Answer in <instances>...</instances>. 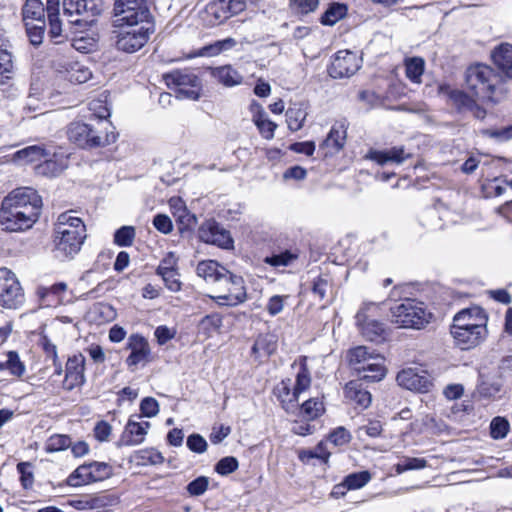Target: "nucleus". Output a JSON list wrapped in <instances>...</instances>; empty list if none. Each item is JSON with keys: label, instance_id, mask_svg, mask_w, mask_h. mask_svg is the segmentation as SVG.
<instances>
[{"label": "nucleus", "instance_id": "nucleus-35", "mask_svg": "<svg viewBox=\"0 0 512 512\" xmlns=\"http://www.w3.org/2000/svg\"><path fill=\"white\" fill-rule=\"evenodd\" d=\"M132 460L140 466L160 465L164 462V456L154 448H146L136 451Z\"/></svg>", "mask_w": 512, "mask_h": 512}, {"label": "nucleus", "instance_id": "nucleus-52", "mask_svg": "<svg viewBox=\"0 0 512 512\" xmlns=\"http://www.w3.org/2000/svg\"><path fill=\"white\" fill-rule=\"evenodd\" d=\"M105 501L101 497L86 495L74 501V507L78 510H92L102 507Z\"/></svg>", "mask_w": 512, "mask_h": 512}, {"label": "nucleus", "instance_id": "nucleus-53", "mask_svg": "<svg viewBox=\"0 0 512 512\" xmlns=\"http://www.w3.org/2000/svg\"><path fill=\"white\" fill-rule=\"evenodd\" d=\"M135 238V229L132 226H123L115 232L114 242L118 246H130Z\"/></svg>", "mask_w": 512, "mask_h": 512}, {"label": "nucleus", "instance_id": "nucleus-16", "mask_svg": "<svg viewBox=\"0 0 512 512\" xmlns=\"http://www.w3.org/2000/svg\"><path fill=\"white\" fill-rule=\"evenodd\" d=\"M359 68L360 60L356 53L343 50L336 53L329 67V74L333 78L349 77Z\"/></svg>", "mask_w": 512, "mask_h": 512}, {"label": "nucleus", "instance_id": "nucleus-20", "mask_svg": "<svg viewBox=\"0 0 512 512\" xmlns=\"http://www.w3.org/2000/svg\"><path fill=\"white\" fill-rule=\"evenodd\" d=\"M130 417L125 425L124 431L119 439V446H136L144 442L148 430L150 429V422L136 421Z\"/></svg>", "mask_w": 512, "mask_h": 512}, {"label": "nucleus", "instance_id": "nucleus-5", "mask_svg": "<svg viewBox=\"0 0 512 512\" xmlns=\"http://www.w3.org/2000/svg\"><path fill=\"white\" fill-rule=\"evenodd\" d=\"M391 322L400 328L423 329L430 321L428 313L422 302L414 299H405L390 308Z\"/></svg>", "mask_w": 512, "mask_h": 512}, {"label": "nucleus", "instance_id": "nucleus-30", "mask_svg": "<svg viewBox=\"0 0 512 512\" xmlns=\"http://www.w3.org/2000/svg\"><path fill=\"white\" fill-rule=\"evenodd\" d=\"M212 77L226 87H233L242 83V75L231 65L215 67L211 70Z\"/></svg>", "mask_w": 512, "mask_h": 512}, {"label": "nucleus", "instance_id": "nucleus-51", "mask_svg": "<svg viewBox=\"0 0 512 512\" xmlns=\"http://www.w3.org/2000/svg\"><path fill=\"white\" fill-rule=\"evenodd\" d=\"M254 122L264 138L272 139L274 137V131L277 128V125L273 121L269 120L264 113H260L254 119Z\"/></svg>", "mask_w": 512, "mask_h": 512}, {"label": "nucleus", "instance_id": "nucleus-61", "mask_svg": "<svg viewBox=\"0 0 512 512\" xmlns=\"http://www.w3.org/2000/svg\"><path fill=\"white\" fill-rule=\"evenodd\" d=\"M187 447L195 453L201 454L207 450V442L200 434L194 433L187 438Z\"/></svg>", "mask_w": 512, "mask_h": 512}, {"label": "nucleus", "instance_id": "nucleus-40", "mask_svg": "<svg viewBox=\"0 0 512 512\" xmlns=\"http://www.w3.org/2000/svg\"><path fill=\"white\" fill-rule=\"evenodd\" d=\"M10 47L0 48V83H4L3 79H10L14 71Z\"/></svg>", "mask_w": 512, "mask_h": 512}, {"label": "nucleus", "instance_id": "nucleus-38", "mask_svg": "<svg viewBox=\"0 0 512 512\" xmlns=\"http://www.w3.org/2000/svg\"><path fill=\"white\" fill-rule=\"evenodd\" d=\"M425 62L420 57L409 58L405 61L406 76L413 83L420 84L424 73Z\"/></svg>", "mask_w": 512, "mask_h": 512}, {"label": "nucleus", "instance_id": "nucleus-50", "mask_svg": "<svg viewBox=\"0 0 512 512\" xmlns=\"http://www.w3.org/2000/svg\"><path fill=\"white\" fill-rule=\"evenodd\" d=\"M89 110L96 118L100 120L110 117V108L107 104V97L101 96L97 99H93L89 103Z\"/></svg>", "mask_w": 512, "mask_h": 512}, {"label": "nucleus", "instance_id": "nucleus-19", "mask_svg": "<svg viewBox=\"0 0 512 512\" xmlns=\"http://www.w3.org/2000/svg\"><path fill=\"white\" fill-rule=\"evenodd\" d=\"M127 348L131 351L126 359L128 367L146 364L150 361L151 349L146 338L132 334L128 338Z\"/></svg>", "mask_w": 512, "mask_h": 512}, {"label": "nucleus", "instance_id": "nucleus-39", "mask_svg": "<svg viewBox=\"0 0 512 512\" xmlns=\"http://www.w3.org/2000/svg\"><path fill=\"white\" fill-rule=\"evenodd\" d=\"M67 483L72 487H79L93 483L88 463L77 467V469L68 477Z\"/></svg>", "mask_w": 512, "mask_h": 512}, {"label": "nucleus", "instance_id": "nucleus-26", "mask_svg": "<svg viewBox=\"0 0 512 512\" xmlns=\"http://www.w3.org/2000/svg\"><path fill=\"white\" fill-rule=\"evenodd\" d=\"M453 323L473 329L486 328L487 316L482 308L474 306L458 312L453 318Z\"/></svg>", "mask_w": 512, "mask_h": 512}, {"label": "nucleus", "instance_id": "nucleus-34", "mask_svg": "<svg viewBox=\"0 0 512 512\" xmlns=\"http://www.w3.org/2000/svg\"><path fill=\"white\" fill-rule=\"evenodd\" d=\"M276 348L277 344L273 335H260L255 340L252 347V353L256 358L268 357L275 352Z\"/></svg>", "mask_w": 512, "mask_h": 512}, {"label": "nucleus", "instance_id": "nucleus-63", "mask_svg": "<svg viewBox=\"0 0 512 512\" xmlns=\"http://www.w3.org/2000/svg\"><path fill=\"white\" fill-rule=\"evenodd\" d=\"M484 134L499 142L509 141L512 139V125L500 129H488L484 131Z\"/></svg>", "mask_w": 512, "mask_h": 512}, {"label": "nucleus", "instance_id": "nucleus-3", "mask_svg": "<svg viewBox=\"0 0 512 512\" xmlns=\"http://www.w3.org/2000/svg\"><path fill=\"white\" fill-rule=\"evenodd\" d=\"M75 211H66L58 216L55 224L56 247L66 257L80 251L86 238V228Z\"/></svg>", "mask_w": 512, "mask_h": 512}, {"label": "nucleus", "instance_id": "nucleus-22", "mask_svg": "<svg viewBox=\"0 0 512 512\" xmlns=\"http://www.w3.org/2000/svg\"><path fill=\"white\" fill-rule=\"evenodd\" d=\"M84 364L83 355H74L70 357L66 364V374L63 380V387L66 390H72L84 383Z\"/></svg>", "mask_w": 512, "mask_h": 512}, {"label": "nucleus", "instance_id": "nucleus-15", "mask_svg": "<svg viewBox=\"0 0 512 512\" xmlns=\"http://www.w3.org/2000/svg\"><path fill=\"white\" fill-rule=\"evenodd\" d=\"M398 384L411 391L420 393L428 392L432 382L426 371L419 368H406L397 374Z\"/></svg>", "mask_w": 512, "mask_h": 512}, {"label": "nucleus", "instance_id": "nucleus-6", "mask_svg": "<svg viewBox=\"0 0 512 512\" xmlns=\"http://www.w3.org/2000/svg\"><path fill=\"white\" fill-rule=\"evenodd\" d=\"M150 12L145 0H115L113 7L114 27L149 25Z\"/></svg>", "mask_w": 512, "mask_h": 512}, {"label": "nucleus", "instance_id": "nucleus-37", "mask_svg": "<svg viewBox=\"0 0 512 512\" xmlns=\"http://www.w3.org/2000/svg\"><path fill=\"white\" fill-rule=\"evenodd\" d=\"M346 140V129L343 124H335L332 126L326 139L323 141V146L331 147L336 151L343 148Z\"/></svg>", "mask_w": 512, "mask_h": 512}, {"label": "nucleus", "instance_id": "nucleus-27", "mask_svg": "<svg viewBox=\"0 0 512 512\" xmlns=\"http://www.w3.org/2000/svg\"><path fill=\"white\" fill-rule=\"evenodd\" d=\"M344 393L347 400L355 403L361 409H366L371 404L372 396L370 392L363 388L359 381L348 382L344 388Z\"/></svg>", "mask_w": 512, "mask_h": 512}, {"label": "nucleus", "instance_id": "nucleus-46", "mask_svg": "<svg viewBox=\"0 0 512 512\" xmlns=\"http://www.w3.org/2000/svg\"><path fill=\"white\" fill-rule=\"evenodd\" d=\"M372 476L369 471H360L347 475L344 478L345 485L350 490H356L364 487Z\"/></svg>", "mask_w": 512, "mask_h": 512}, {"label": "nucleus", "instance_id": "nucleus-58", "mask_svg": "<svg viewBox=\"0 0 512 512\" xmlns=\"http://www.w3.org/2000/svg\"><path fill=\"white\" fill-rule=\"evenodd\" d=\"M25 26L30 43L34 46L40 45L44 38L45 25H40V23H34Z\"/></svg>", "mask_w": 512, "mask_h": 512}, {"label": "nucleus", "instance_id": "nucleus-9", "mask_svg": "<svg viewBox=\"0 0 512 512\" xmlns=\"http://www.w3.org/2000/svg\"><path fill=\"white\" fill-rule=\"evenodd\" d=\"M6 205L21 211L35 219H39L42 208V198L31 187H20L11 191L2 200Z\"/></svg>", "mask_w": 512, "mask_h": 512}, {"label": "nucleus", "instance_id": "nucleus-55", "mask_svg": "<svg viewBox=\"0 0 512 512\" xmlns=\"http://www.w3.org/2000/svg\"><path fill=\"white\" fill-rule=\"evenodd\" d=\"M239 467L238 460L235 457L227 456L222 458L215 466V471L220 475H229Z\"/></svg>", "mask_w": 512, "mask_h": 512}, {"label": "nucleus", "instance_id": "nucleus-25", "mask_svg": "<svg viewBox=\"0 0 512 512\" xmlns=\"http://www.w3.org/2000/svg\"><path fill=\"white\" fill-rule=\"evenodd\" d=\"M493 64L507 78L512 79V44L500 43L491 50Z\"/></svg>", "mask_w": 512, "mask_h": 512}, {"label": "nucleus", "instance_id": "nucleus-23", "mask_svg": "<svg viewBox=\"0 0 512 512\" xmlns=\"http://www.w3.org/2000/svg\"><path fill=\"white\" fill-rule=\"evenodd\" d=\"M273 393L287 413L295 414L297 412L299 395L291 387V379H284L279 382Z\"/></svg>", "mask_w": 512, "mask_h": 512}, {"label": "nucleus", "instance_id": "nucleus-14", "mask_svg": "<svg viewBox=\"0 0 512 512\" xmlns=\"http://www.w3.org/2000/svg\"><path fill=\"white\" fill-rule=\"evenodd\" d=\"M103 8V0H63L64 14L68 17L82 16L83 21H93Z\"/></svg>", "mask_w": 512, "mask_h": 512}, {"label": "nucleus", "instance_id": "nucleus-28", "mask_svg": "<svg viewBox=\"0 0 512 512\" xmlns=\"http://www.w3.org/2000/svg\"><path fill=\"white\" fill-rule=\"evenodd\" d=\"M410 155L405 153L403 147H392L388 150H370L367 158L375 161L379 165H384L388 162L396 164L403 163Z\"/></svg>", "mask_w": 512, "mask_h": 512}, {"label": "nucleus", "instance_id": "nucleus-33", "mask_svg": "<svg viewBox=\"0 0 512 512\" xmlns=\"http://www.w3.org/2000/svg\"><path fill=\"white\" fill-rule=\"evenodd\" d=\"M324 412V405L318 398H310L298 405L297 412L294 415L302 417L305 420H314Z\"/></svg>", "mask_w": 512, "mask_h": 512}, {"label": "nucleus", "instance_id": "nucleus-17", "mask_svg": "<svg viewBox=\"0 0 512 512\" xmlns=\"http://www.w3.org/2000/svg\"><path fill=\"white\" fill-rule=\"evenodd\" d=\"M199 238L201 241L217 245L221 248L229 249L233 245L230 233L220 227L215 221H206L199 228Z\"/></svg>", "mask_w": 512, "mask_h": 512}, {"label": "nucleus", "instance_id": "nucleus-4", "mask_svg": "<svg viewBox=\"0 0 512 512\" xmlns=\"http://www.w3.org/2000/svg\"><path fill=\"white\" fill-rule=\"evenodd\" d=\"M348 361L351 368L365 380L381 381L386 375L384 358L365 346L351 349L348 352Z\"/></svg>", "mask_w": 512, "mask_h": 512}, {"label": "nucleus", "instance_id": "nucleus-32", "mask_svg": "<svg viewBox=\"0 0 512 512\" xmlns=\"http://www.w3.org/2000/svg\"><path fill=\"white\" fill-rule=\"evenodd\" d=\"M308 115L307 108L303 103H294L286 111V122L288 128L295 132L300 130Z\"/></svg>", "mask_w": 512, "mask_h": 512}, {"label": "nucleus", "instance_id": "nucleus-44", "mask_svg": "<svg viewBox=\"0 0 512 512\" xmlns=\"http://www.w3.org/2000/svg\"><path fill=\"white\" fill-rule=\"evenodd\" d=\"M346 13L347 7L344 4L335 3L323 14L321 23L324 25H334L337 21L342 19Z\"/></svg>", "mask_w": 512, "mask_h": 512}, {"label": "nucleus", "instance_id": "nucleus-24", "mask_svg": "<svg viewBox=\"0 0 512 512\" xmlns=\"http://www.w3.org/2000/svg\"><path fill=\"white\" fill-rule=\"evenodd\" d=\"M55 69L60 73H66L67 79L72 83H85L91 78L90 70L77 61H54Z\"/></svg>", "mask_w": 512, "mask_h": 512}, {"label": "nucleus", "instance_id": "nucleus-18", "mask_svg": "<svg viewBox=\"0 0 512 512\" xmlns=\"http://www.w3.org/2000/svg\"><path fill=\"white\" fill-rule=\"evenodd\" d=\"M486 328H468V326L453 323L450 333L455 343L463 350L475 347L486 336Z\"/></svg>", "mask_w": 512, "mask_h": 512}, {"label": "nucleus", "instance_id": "nucleus-11", "mask_svg": "<svg viewBox=\"0 0 512 512\" xmlns=\"http://www.w3.org/2000/svg\"><path fill=\"white\" fill-rule=\"evenodd\" d=\"M24 301V292L16 275L7 268H0V306L17 309Z\"/></svg>", "mask_w": 512, "mask_h": 512}, {"label": "nucleus", "instance_id": "nucleus-8", "mask_svg": "<svg viewBox=\"0 0 512 512\" xmlns=\"http://www.w3.org/2000/svg\"><path fill=\"white\" fill-rule=\"evenodd\" d=\"M381 304L365 302L356 314V323L361 334L367 340L380 342L384 340L385 329L383 323L375 319L379 315Z\"/></svg>", "mask_w": 512, "mask_h": 512}, {"label": "nucleus", "instance_id": "nucleus-62", "mask_svg": "<svg viewBox=\"0 0 512 512\" xmlns=\"http://www.w3.org/2000/svg\"><path fill=\"white\" fill-rule=\"evenodd\" d=\"M208 484V478L200 476L188 484L187 491L191 496H200L206 492Z\"/></svg>", "mask_w": 512, "mask_h": 512}, {"label": "nucleus", "instance_id": "nucleus-42", "mask_svg": "<svg viewBox=\"0 0 512 512\" xmlns=\"http://www.w3.org/2000/svg\"><path fill=\"white\" fill-rule=\"evenodd\" d=\"M71 446V438L64 434L51 435L45 442V451L48 453L63 451Z\"/></svg>", "mask_w": 512, "mask_h": 512}, {"label": "nucleus", "instance_id": "nucleus-49", "mask_svg": "<svg viewBox=\"0 0 512 512\" xmlns=\"http://www.w3.org/2000/svg\"><path fill=\"white\" fill-rule=\"evenodd\" d=\"M427 467V461L424 458L405 457L403 461L395 465L397 474H402L409 470H420Z\"/></svg>", "mask_w": 512, "mask_h": 512}, {"label": "nucleus", "instance_id": "nucleus-29", "mask_svg": "<svg viewBox=\"0 0 512 512\" xmlns=\"http://www.w3.org/2000/svg\"><path fill=\"white\" fill-rule=\"evenodd\" d=\"M22 16L25 25H45V8L40 0H27L22 8Z\"/></svg>", "mask_w": 512, "mask_h": 512}, {"label": "nucleus", "instance_id": "nucleus-59", "mask_svg": "<svg viewBox=\"0 0 512 512\" xmlns=\"http://www.w3.org/2000/svg\"><path fill=\"white\" fill-rule=\"evenodd\" d=\"M140 411L141 415L137 416L138 418L144 417H154L159 413V404L155 398L146 397L140 403Z\"/></svg>", "mask_w": 512, "mask_h": 512}, {"label": "nucleus", "instance_id": "nucleus-41", "mask_svg": "<svg viewBox=\"0 0 512 512\" xmlns=\"http://www.w3.org/2000/svg\"><path fill=\"white\" fill-rule=\"evenodd\" d=\"M501 383L497 380L481 377L477 385V393L484 398L495 397L501 391Z\"/></svg>", "mask_w": 512, "mask_h": 512}, {"label": "nucleus", "instance_id": "nucleus-7", "mask_svg": "<svg viewBox=\"0 0 512 512\" xmlns=\"http://www.w3.org/2000/svg\"><path fill=\"white\" fill-rule=\"evenodd\" d=\"M68 138L81 148L103 147L115 142L116 135L111 132L99 131L91 125L82 122H73L67 130Z\"/></svg>", "mask_w": 512, "mask_h": 512}, {"label": "nucleus", "instance_id": "nucleus-47", "mask_svg": "<svg viewBox=\"0 0 512 512\" xmlns=\"http://www.w3.org/2000/svg\"><path fill=\"white\" fill-rule=\"evenodd\" d=\"M383 431L382 423L379 420H369L367 424L360 426L357 431V437L360 440H365V436L370 438H377Z\"/></svg>", "mask_w": 512, "mask_h": 512}, {"label": "nucleus", "instance_id": "nucleus-1", "mask_svg": "<svg viewBox=\"0 0 512 512\" xmlns=\"http://www.w3.org/2000/svg\"><path fill=\"white\" fill-rule=\"evenodd\" d=\"M466 86L471 96L483 102L499 103L508 94L501 75L485 64L472 65L467 69Z\"/></svg>", "mask_w": 512, "mask_h": 512}, {"label": "nucleus", "instance_id": "nucleus-54", "mask_svg": "<svg viewBox=\"0 0 512 512\" xmlns=\"http://www.w3.org/2000/svg\"><path fill=\"white\" fill-rule=\"evenodd\" d=\"M351 440V434L350 432L340 426L334 429L327 437V441L333 444L334 446H343L347 443H349Z\"/></svg>", "mask_w": 512, "mask_h": 512}, {"label": "nucleus", "instance_id": "nucleus-2", "mask_svg": "<svg viewBox=\"0 0 512 512\" xmlns=\"http://www.w3.org/2000/svg\"><path fill=\"white\" fill-rule=\"evenodd\" d=\"M196 272L206 282L218 285L220 289L223 284H232L230 294L226 296H211L219 305L236 306L246 300L247 294L243 278L232 274L216 261L205 260L199 262Z\"/></svg>", "mask_w": 512, "mask_h": 512}, {"label": "nucleus", "instance_id": "nucleus-13", "mask_svg": "<svg viewBox=\"0 0 512 512\" xmlns=\"http://www.w3.org/2000/svg\"><path fill=\"white\" fill-rule=\"evenodd\" d=\"M127 28V31L119 34L116 44L119 50L134 53L147 43L151 33V24Z\"/></svg>", "mask_w": 512, "mask_h": 512}, {"label": "nucleus", "instance_id": "nucleus-56", "mask_svg": "<svg viewBox=\"0 0 512 512\" xmlns=\"http://www.w3.org/2000/svg\"><path fill=\"white\" fill-rule=\"evenodd\" d=\"M490 429L494 439H503L509 431V423L505 418L495 417L491 422Z\"/></svg>", "mask_w": 512, "mask_h": 512}, {"label": "nucleus", "instance_id": "nucleus-21", "mask_svg": "<svg viewBox=\"0 0 512 512\" xmlns=\"http://www.w3.org/2000/svg\"><path fill=\"white\" fill-rule=\"evenodd\" d=\"M245 9L246 2L244 0H216L208 6V12L217 23H222Z\"/></svg>", "mask_w": 512, "mask_h": 512}, {"label": "nucleus", "instance_id": "nucleus-12", "mask_svg": "<svg viewBox=\"0 0 512 512\" xmlns=\"http://www.w3.org/2000/svg\"><path fill=\"white\" fill-rule=\"evenodd\" d=\"M38 220L21 211L1 203L0 225L5 231L23 232L33 227Z\"/></svg>", "mask_w": 512, "mask_h": 512}, {"label": "nucleus", "instance_id": "nucleus-60", "mask_svg": "<svg viewBox=\"0 0 512 512\" xmlns=\"http://www.w3.org/2000/svg\"><path fill=\"white\" fill-rule=\"evenodd\" d=\"M160 275L165 282L166 287L172 291L177 292L181 289V282L178 278V273L176 270H170L165 272L157 273Z\"/></svg>", "mask_w": 512, "mask_h": 512}, {"label": "nucleus", "instance_id": "nucleus-31", "mask_svg": "<svg viewBox=\"0 0 512 512\" xmlns=\"http://www.w3.org/2000/svg\"><path fill=\"white\" fill-rule=\"evenodd\" d=\"M67 167L62 156L58 157L55 153L44 158L43 162L36 166V172L39 175L54 177L60 174Z\"/></svg>", "mask_w": 512, "mask_h": 512}, {"label": "nucleus", "instance_id": "nucleus-64", "mask_svg": "<svg viewBox=\"0 0 512 512\" xmlns=\"http://www.w3.org/2000/svg\"><path fill=\"white\" fill-rule=\"evenodd\" d=\"M495 194L497 196L506 195L507 200L506 203L512 202V179L510 181L504 180H495V185L493 186Z\"/></svg>", "mask_w": 512, "mask_h": 512}, {"label": "nucleus", "instance_id": "nucleus-36", "mask_svg": "<svg viewBox=\"0 0 512 512\" xmlns=\"http://www.w3.org/2000/svg\"><path fill=\"white\" fill-rule=\"evenodd\" d=\"M50 155L51 153L45 150L42 146L32 145L17 151L14 154V159L24 161L26 163H32L41 161Z\"/></svg>", "mask_w": 512, "mask_h": 512}, {"label": "nucleus", "instance_id": "nucleus-10", "mask_svg": "<svg viewBox=\"0 0 512 512\" xmlns=\"http://www.w3.org/2000/svg\"><path fill=\"white\" fill-rule=\"evenodd\" d=\"M168 87L174 88L177 98L197 100L200 97L199 78L190 72L175 70L164 75Z\"/></svg>", "mask_w": 512, "mask_h": 512}, {"label": "nucleus", "instance_id": "nucleus-45", "mask_svg": "<svg viewBox=\"0 0 512 512\" xmlns=\"http://www.w3.org/2000/svg\"><path fill=\"white\" fill-rule=\"evenodd\" d=\"M311 386V375L303 360L300 364L299 371L296 375L294 390L300 396L303 392L307 391Z\"/></svg>", "mask_w": 512, "mask_h": 512}, {"label": "nucleus", "instance_id": "nucleus-57", "mask_svg": "<svg viewBox=\"0 0 512 512\" xmlns=\"http://www.w3.org/2000/svg\"><path fill=\"white\" fill-rule=\"evenodd\" d=\"M32 465L29 462H20L17 464V471L20 473V481L25 489L32 487L34 483V475L31 470Z\"/></svg>", "mask_w": 512, "mask_h": 512}, {"label": "nucleus", "instance_id": "nucleus-48", "mask_svg": "<svg viewBox=\"0 0 512 512\" xmlns=\"http://www.w3.org/2000/svg\"><path fill=\"white\" fill-rule=\"evenodd\" d=\"M236 43V40L230 37L224 40L216 41L214 44L203 47L201 50V55L216 56L220 54L222 51L233 48L236 45Z\"/></svg>", "mask_w": 512, "mask_h": 512}, {"label": "nucleus", "instance_id": "nucleus-43", "mask_svg": "<svg viewBox=\"0 0 512 512\" xmlns=\"http://www.w3.org/2000/svg\"><path fill=\"white\" fill-rule=\"evenodd\" d=\"M89 470L91 472L92 482L103 481L109 478L113 473L111 465L105 462L93 461L88 463Z\"/></svg>", "mask_w": 512, "mask_h": 512}]
</instances>
